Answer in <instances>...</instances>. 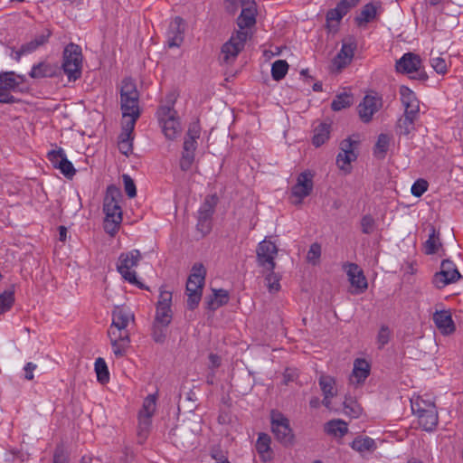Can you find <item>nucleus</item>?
<instances>
[{
    "label": "nucleus",
    "instance_id": "obj_1",
    "mask_svg": "<svg viewBox=\"0 0 463 463\" xmlns=\"http://www.w3.org/2000/svg\"><path fill=\"white\" fill-rule=\"evenodd\" d=\"M112 322L108 330L113 353L122 357L130 345V334L128 326L134 322L135 316L130 308L125 306H117L112 310Z\"/></svg>",
    "mask_w": 463,
    "mask_h": 463
},
{
    "label": "nucleus",
    "instance_id": "obj_2",
    "mask_svg": "<svg viewBox=\"0 0 463 463\" xmlns=\"http://www.w3.org/2000/svg\"><path fill=\"white\" fill-rule=\"evenodd\" d=\"M120 109L123 118H128L127 122H131V126L135 127L140 116L139 92L131 78H125L121 81Z\"/></svg>",
    "mask_w": 463,
    "mask_h": 463
},
{
    "label": "nucleus",
    "instance_id": "obj_3",
    "mask_svg": "<svg viewBox=\"0 0 463 463\" xmlns=\"http://www.w3.org/2000/svg\"><path fill=\"white\" fill-rule=\"evenodd\" d=\"M176 99L175 93L166 96L165 104L160 106L157 111L158 120L162 126L163 132L166 138L175 139L181 133V127L174 109Z\"/></svg>",
    "mask_w": 463,
    "mask_h": 463
},
{
    "label": "nucleus",
    "instance_id": "obj_4",
    "mask_svg": "<svg viewBox=\"0 0 463 463\" xmlns=\"http://www.w3.org/2000/svg\"><path fill=\"white\" fill-rule=\"evenodd\" d=\"M411 411L418 418L419 425L426 431H433L439 422V415L433 402L417 397L411 401Z\"/></svg>",
    "mask_w": 463,
    "mask_h": 463
},
{
    "label": "nucleus",
    "instance_id": "obj_5",
    "mask_svg": "<svg viewBox=\"0 0 463 463\" xmlns=\"http://www.w3.org/2000/svg\"><path fill=\"white\" fill-rule=\"evenodd\" d=\"M206 270L203 264H194L186 282L187 307L193 310L199 305L204 286Z\"/></svg>",
    "mask_w": 463,
    "mask_h": 463
},
{
    "label": "nucleus",
    "instance_id": "obj_6",
    "mask_svg": "<svg viewBox=\"0 0 463 463\" xmlns=\"http://www.w3.org/2000/svg\"><path fill=\"white\" fill-rule=\"evenodd\" d=\"M81 48L75 43H69L63 51L62 69L69 80L75 81L81 76Z\"/></svg>",
    "mask_w": 463,
    "mask_h": 463
},
{
    "label": "nucleus",
    "instance_id": "obj_7",
    "mask_svg": "<svg viewBox=\"0 0 463 463\" xmlns=\"http://www.w3.org/2000/svg\"><path fill=\"white\" fill-rule=\"evenodd\" d=\"M141 260V253L138 250H132L128 252H123L118 257L117 269L125 280L143 288L144 285L137 280L136 272L131 270L138 265Z\"/></svg>",
    "mask_w": 463,
    "mask_h": 463
},
{
    "label": "nucleus",
    "instance_id": "obj_8",
    "mask_svg": "<svg viewBox=\"0 0 463 463\" xmlns=\"http://www.w3.org/2000/svg\"><path fill=\"white\" fill-rule=\"evenodd\" d=\"M249 39L247 31H236L225 43L221 51V59L225 63L232 62L240 52L244 48L245 43Z\"/></svg>",
    "mask_w": 463,
    "mask_h": 463
},
{
    "label": "nucleus",
    "instance_id": "obj_9",
    "mask_svg": "<svg viewBox=\"0 0 463 463\" xmlns=\"http://www.w3.org/2000/svg\"><path fill=\"white\" fill-rule=\"evenodd\" d=\"M217 203L216 195H207L198 210L196 228L203 236L208 234L212 230V218Z\"/></svg>",
    "mask_w": 463,
    "mask_h": 463
},
{
    "label": "nucleus",
    "instance_id": "obj_10",
    "mask_svg": "<svg viewBox=\"0 0 463 463\" xmlns=\"http://www.w3.org/2000/svg\"><path fill=\"white\" fill-rule=\"evenodd\" d=\"M271 430L278 441L285 446L293 443L294 435L289 426V420L280 412H271Z\"/></svg>",
    "mask_w": 463,
    "mask_h": 463
},
{
    "label": "nucleus",
    "instance_id": "obj_11",
    "mask_svg": "<svg viewBox=\"0 0 463 463\" xmlns=\"http://www.w3.org/2000/svg\"><path fill=\"white\" fill-rule=\"evenodd\" d=\"M461 275L456 265L449 260H444L440 265V270L432 279V283L437 288H443L447 285L459 280Z\"/></svg>",
    "mask_w": 463,
    "mask_h": 463
},
{
    "label": "nucleus",
    "instance_id": "obj_12",
    "mask_svg": "<svg viewBox=\"0 0 463 463\" xmlns=\"http://www.w3.org/2000/svg\"><path fill=\"white\" fill-rule=\"evenodd\" d=\"M156 398L155 395H148L143 402L142 409L138 413L137 435L140 439H146L148 433L151 418L156 411Z\"/></svg>",
    "mask_w": 463,
    "mask_h": 463
},
{
    "label": "nucleus",
    "instance_id": "obj_13",
    "mask_svg": "<svg viewBox=\"0 0 463 463\" xmlns=\"http://www.w3.org/2000/svg\"><path fill=\"white\" fill-rule=\"evenodd\" d=\"M171 305L172 292L161 288L154 323L170 325L173 318Z\"/></svg>",
    "mask_w": 463,
    "mask_h": 463
},
{
    "label": "nucleus",
    "instance_id": "obj_14",
    "mask_svg": "<svg viewBox=\"0 0 463 463\" xmlns=\"http://www.w3.org/2000/svg\"><path fill=\"white\" fill-rule=\"evenodd\" d=\"M278 249L275 243L270 241L264 240L260 241L257 248V260L260 267L267 271H272L275 269V257Z\"/></svg>",
    "mask_w": 463,
    "mask_h": 463
},
{
    "label": "nucleus",
    "instance_id": "obj_15",
    "mask_svg": "<svg viewBox=\"0 0 463 463\" xmlns=\"http://www.w3.org/2000/svg\"><path fill=\"white\" fill-rule=\"evenodd\" d=\"M313 177L314 175L309 170L298 175L296 184L291 188L292 196L297 198L295 203H301L302 200L312 193L314 185Z\"/></svg>",
    "mask_w": 463,
    "mask_h": 463
},
{
    "label": "nucleus",
    "instance_id": "obj_16",
    "mask_svg": "<svg viewBox=\"0 0 463 463\" xmlns=\"http://www.w3.org/2000/svg\"><path fill=\"white\" fill-rule=\"evenodd\" d=\"M186 24L183 18L176 16L170 23L167 30V44L170 48L179 47L184 42Z\"/></svg>",
    "mask_w": 463,
    "mask_h": 463
},
{
    "label": "nucleus",
    "instance_id": "obj_17",
    "mask_svg": "<svg viewBox=\"0 0 463 463\" xmlns=\"http://www.w3.org/2000/svg\"><path fill=\"white\" fill-rule=\"evenodd\" d=\"M356 46L354 38L343 42L341 50L333 61V65L337 71H341L352 61Z\"/></svg>",
    "mask_w": 463,
    "mask_h": 463
},
{
    "label": "nucleus",
    "instance_id": "obj_18",
    "mask_svg": "<svg viewBox=\"0 0 463 463\" xmlns=\"http://www.w3.org/2000/svg\"><path fill=\"white\" fill-rule=\"evenodd\" d=\"M381 107V99L374 96L366 95L357 107L361 120L364 123L370 122L373 114L376 113Z\"/></svg>",
    "mask_w": 463,
    "mask_h": 463
},
{
    "label": "nucleus",
    "instance_id": "obj_19",
    "mask_svg": "<svg viewBox=\"0 0 463 463\" xmlns=\"http://www.w3.org/2000/svg\"><path fill=\"white\" fill-rule=\"evenodd\" d=\"M242 10L237 19L238 31H247L256 23V4L253 1H242ZM250 34V33H248Z\"/></svg>",
    "mask_w": 463,
    "mask_h": 463
},
{
    "label": "nucleus",
    "instance_id": "obj_20",
    "mask_svg": "<svg viewBox=\"0 0 463 463\" xmlns=\"http://www.w3.org/2000/svg\"><path fill=\"white\" fill-rule=\"evenodd\" d=\"M343 269L345 270L348 280L357 290V293L364 292L368 285L363 270L355 263L347 262L344 264Z\"/></svg>",
    "mask_w": 463,
    "mask_h": 463
},
{
    "label": "nucleus",
    "instance_id": "obj_21",
    "mask_svg": "<svg viewBox=\"0 0 463 463\" xmlns=\"http://www.w3.org/2000/svg\"><path fill=\"white\" fill-rule=\"evenodd\" d=\"M52 33V31L46 28L41 33L35 35V37L32 41L24 43L20 47V49L15 52V59L19 61L22 55L32 53L34 51H36L39 47L44 45L48 42Z\"/></svg>",
    "mask_w": 463,
    "mask_h": 463
},
{
    "label": "nucleus",
    "instance_id": "obj_22",
    "mask_svg": "<svg viewBox=\"0 0 463 463\" xmlns=\"http://www.w3.org/2000/svg\"><path fill=\"white\" fill-rule=\"evenodd\" d=\"M117 193V190L110 186L108 188L107 194L104 198L103 211L105 218H111L116 220H122V211L118 204V202L114 197L113 194Z\"/></svg>",
    "mask_w": 463,
    "mask_h": 463
},
{
    "label": "nucleus",
    "instance_id": "obj_23",
    "mask_svg": "<svg viewBox=\"0 0 463 463\" xmlns=\"http://www.w3.org/2000/svg\"><path fill=\"white\" fill-rule=\"evenodd\" d=\"M421 68V59L419 55L407 52L396 61V70L402 73H413Z\"/></svg>",
    "mask_w": 463,
    "mask_h": 463
},
{
    "label": "nucleus",
    "instance_id": "obj_24",
    "mask_svg": "<svg viewBox=\"0 0 463 463\" xmlns=\"http://www.w3.org/2000/svg\"><path fill=\"white\" fill-rule=\"evenodd\" d=\"M433 321L442 335H450L455 332L456 326L449 310L436 311L433 314Z\"/></svg>",
    "mask_w": 463,
    "mask_h": 463
},
{
    "label": "nucleus",
    "instance_id": "obj_25",
    "mask_svg": "<svg viewBox=\"0 0 463 463\" xmlns=\"http://www.w3.org/2000/svg\"><path fill=\"white\" fill-rule=\"evenodd\" d=\"M401 101L404 107V112L409 114H420V102L415 93L406 86L400 87Z\"/></svg>",
    "mask_w": 463,
    "mask_h": 463
},
{
    "label": "nucleus",
    "instance_id": "obj_26",
    "mask_svg": "<svg viewBox=\"0 0 463 463\" xmlns=\"http://www.w3.org/2000/svg\"><path fill=\"white\" fill-rule=\"evenodd\" d=\"M370 364L364 359H355L354 362V368L350 376V383L352 384H362L370 374Z\"/></svg>",
    "mask_w": 463,
    "mask_h": 463
},
{
    "label": "nucleus",
    "instance_id": "obj_27",
    "mask_svg": "<svg viewBox=\"0 0 463 463\" xmlns=\"http://www.w3.org/2000/svg\"><path fill=\"white\" fill-rule=\"evenodd\" d=\"M420 114H409L404 112L403 115L397 120L396 133L399 136L408 137L415 131V121L419 118Z\"/></svg>",
    "mask_w": 463,
    "mask_h": 463
},
{
    "label": "nucleus",
    "instance_id": "obj_28",
    "mask_svg": "<svg viewBox=\"0 0 463 463\" xmlns=\"http://www.w3.org/2000/svg\"><path fill=\"white\" fill-rule=\"evenodd\" d=\"M23 81L24 76L15 75L14 71L2 72L0 73V92L8 93L15 90Z\"/></svg>",
    "mask_w": 463,
    "mask_h": 463
},
{
    "label": "nucleus",
    "instance_id": "obj_29",
    "mask_svg": "<svg viewBox=\"0 0 463 463\" xmlns=\"http://www.w3.org/2000/svg\"><path fill=\"white\" fill-rule=\"evenodd\" d=\"M135 127L131 126V122H126L123 127V131L119 136L118 141V149L119 151L125 155L128 156L132 153L133 146H132V132Z\"/></svg>",
    "mask_w": 463,
    "mask_h": 463
},
{
    "label": "nucleus",
    "instance_id": "obj_30",
    "mask_svg": "<svg viewBox=\"0 0 463 463\" xmlns=\"http://www.w3.org/2000/svg\"><path fill=\"white\" fill-rule=\"evenodd\" d=\"M270 437L266 433L259 434L256 442V450L263 461H269L272 458V450L270 449Z\"/></svg>",
    "mask_w": 463,
    "mask_h": 463
},
{
    "label": "nucleus",
    "instance_id": "obj_31",
    "mask_svg": "<svg viewBox=\"0 0 463 463\" xmlns=\"http://www.w3.org/2000/svg\"><path fill=\"white\" fill-rule=\"evenodd\" d=\"M229 301V294L225 289H214L213 295L207 300V307L215 310L220 307L227 304Z\"/></svg>",
    "mask_w": 463,
    "mask_h": 463
},
{
    "label": "nucleus",
    "instance_id": "obj_32",
    "mask_svg": "<svg viewBox=\"0 0 463 463\" xmlns=\"http://www.w3.org/2000/svg\"><path fill=\"white\" fill-rule=\"evenodd\" d=\"M441 246L439 234L434 226H430L428 240L424 243L425 253L428 255L435 254Z\"/></svg>",
    "mask_w": 463,
    "mask_h": 463
},
{
    "label": "nucleus",
    "instance_id": "obj_33",
    "mask_svg": "<svg viewBox=\"0 0 463 463\" xmlns=\"http://www.w3.org/2000/svg\"><path fill=\"white\" fill-rule=\"evenodd\" d=\"M330 128V124L327 123H320L316 127L313 136V144L316 146H320L329 138Z\"/></svg>",
    "mask_w": 463,
    "mask_h": 463
},
{
    "label": "nucleus",
    "instance_id": "obj_34",
    "mask_svg": "<svg viewBox=\"0 0 463 463\" xmlns=\"http://www.w3.org/2000/svg\"><path fill=\"white\" fill-rule=\"evenodd\" d=\"M376 6L373 3L366 4L355 17L357 25L365 24L376 16Z\"/></svg>",
    "mask_w": 463,
    "mask_h": 463
},
{
    "label": "nucleus",
    "instance_id": "obj_35",
    "mask_svg": "<svg viewBox=\"0 0 463 463\" xmlns=\"http://www.w3.org/2000/svg\"><path fill=\"white\" fill-rule=\"evenodd\" d=\"M54 74L52 66L46 62H39L33 66L29 75L33 79L52 77Z\"/></svg>",
    "mask_w": 463,
    "mask_h": 463
},
{
    "label": "nucleus",
    "instance_id": "obj_36",
    "mask_svg": "<svg viewBox=\"0 0 463 463\" xmlns=\"http://www.w3.org/2000/svg\"><path fill=\"white\" fill-rule=\"evenodd\" d=\"M325 430L326 433L340 438L345 436L348 431L346 423L341 420H332L328 421Z\"/></svg>",
    "mask_w": 463,
    "mask_h": 463
},
{
    "label": "nucleus",
    "instance_id": "obj_37",
    "mask_svg": "<svg viewBox=\"0 0 463 463\" xmlns=\"http://www.w3.org/2000/svg\"><path fill=\"white\" fill-rule=\"evenodd\" d=\"M319 385L324 396L335 397L336 395L335 379L329 375H321L319 378Z\"/></svg>",
    "mask_w": 463,
    "mask_h": 463
},
{
    "label": "nucleus",
    "instance_id": "obj_38",
    "mask_svg": "<svg viewBox=\"0 0 463 463\" xmlns=\"http://www.w3.org/2000/svg\"><path fill=\"white\" fill-rule=\"evenodd\" d=\"M353 449L358 452L372 451L376 448L375 442L369 437L356 438L351 444Z\"/></svg>",
    "mask_w": 463,
    "mask_h": 463
},
{
    "label": "nucleus",
    "instance_id": "obj_39",
    "mask_svg": "<svg viewBox=\"0 0 463 463\" xmlns=\"http://www.w3.org/2000/svg\"><path fill=\"white\" fill-rule=\"evenodd\" d=\"M288 70V64L285 60H278L272 63L271 76L275 80H282Z\"/></svg>",
    "mask_w": 463,
    "mask_h": 463
},
{
    "label": "nucleus",
    "instance_id": "obj_40",
    "mask_svg": "<svg viewBox=\"0 0 463 463\" xmlns=\"http://www.w3.org/2000/svg\"><path fill=\"white\" fill-rule=\"evenodd\" d=\"M352 104V95L347 93H341L333 99L331 103V108L334 111H339L343 109L350 107Z\"/></svg>",
    "mask_w": 463,
    "mask_h": 463
},
{
    "label": "nucleus",
    "instance_id": "obj_41",
    "mask_svg": "<svg viewBox=\"0 0 463 463\" xmlns=\"http://www.w3.org/2000/svg\"><path fill=\"white\" fill-rule=\"evenodd\" d=\"M168 326L153 322L151 336L156 343L164 344L165 342Z\"/></svg>",
    "mask_w": 463,
    "mask_h": 463
},
{
    "label": "nucleus",
    "instance_id": "obj_42",
    "mask_svg": "<svg viewBox=\"0 0 463 463\" xmlns=\"http://www.w3.org/2000/svg\"><path fill=\"white\" fill-rule=\"evenodd\" d=\"M95 372L97 379L101 383H106L109 380V373L106 362L103 358H98L95 361Z\"/></svg>",
    "mask_w": 463,
    "mask_h": 463
},
{
    "label": "nucleus",
    "instance_id": "obj_43",
    "mask_svg": "<svg viewBox=\"0 0 463 463\" xmlns=\"http://www.w3.org/2000/svg\"><path fill=\"white\" fill-rule=\"evenodd\" d=\"M391 137L387 134H380L377 138V142L374 146V154L381 155V157H384L388 151Z\"/></svg>",
    "mask_w": 463,
    "mask_h": 463
},
{
    "label": "nucleus",
    "instance_id": "obj_44",
    "mask_svg": "<svg viewBox=\"0 0 463 463\" xmlns=\"http://www.w3.org/2000/svg\"><path fill=\"white\" fill-rule=\"evenodd\" d=\"M344 411L346 415L353 418H358L362 413V408L356 401L353 399H346L344 402Z\"/></svg>",
    "mask_w": 463,
    "mask_h": 463
},
{
    "label": "nucleus",
    "instance_id": "obj_45",
    "mask_svg": "<svg viewBox=\"0 0 463 463\" xmlns=\"http://www.w3.org/2000/svg\"><path fill=\"white\" fill-rule=\"evenodd\" d=\"M14 301L13 291H5L0 294V314L6 312L11 308Z\"/></svg>",
    "mask_w": 463,
    "mask_h": 463
},
{
    "label": "nucleus",
    "instance_id": "obj_46",
    "mask_svg": "<svg viewBox=\"0 0 463 463\" xmlns=\"http://www.w3.org/2000/svg\"><path fill=\"white\" fill-rule=\"evenodd\" d=\"M347 14L345 7H342L339 4H337L336 7L334 9H330L326 13V22H340L344 15Z\"/></svg>",
    "mask_w": 463,
    "mask_h": 463
},
{
    "label": "nucleus",
    "instance_id": "obj_47",
    "mask_svg": "<svg viewBox=\"0 0 463 463\" xmlns=\"http://www.w3.org/2000/svg\"><path fill=\"white\" fill-rule=\"evenodd\" d=\"M356 159L355 154H344L339 153L336 157V164L338 167L342 170H348L351 162L354 161Z\"/></svg>",
    "mask_w": 463,
    "mask_h": 463
},
{
    "label": "nucleus",
    "instance_id": "obj_48",
    "mask_svg": "<svg viewBox=\"0 0 463 463\" xmlns=\"http://www.w3.org/2000/svg\"><path fill=\"white\" fill-rule=\"evenodd\" d=\"M392 332L387 326H382L377 335V344L380 349L383 348L390 341Z\"/></svg>",
    "mask_w": 463,
    "mask_h": 463
},
{
    "label": "nucleus",
    "instance_id": "obj_49",
    "mask_svg": "<svg viewBox=\"0 0 463 463\" xmlns=\"http://www.w3.org/2000/svg\"><path fill=\"white\" fill-rule=\"evenodd\" d=\"M321 256V246L318 243H313L311 244L307 254V260L309 263H312L313 265H316L319 258Z\"/></svg>",
    "mask_w": 463,
    "mask_h": 463
},
{
    "label": "nucleus",
    "instance_id": "obj_50",
    "mask_svg": "<svg viewBox=\"0 0 463 463\" xmlns=\"http://www.w3.org/2000/svg\"><path fill=\"white\" fill-rule=\"evenodd\" d=\"M194 161V152L183 151L180 159V168L182 171H188Z\"/></svg>",
    "mask_w": 463,
    "mask_h": 463
},
{
    "label": "nucleus",
    "instance_id": "obj_51",
    "mask_svg": "<svg viewBox=\"0 0 463 463\" xmlns=\"http://www.w3.org/2000/svg\"><path fill=\"white\" fill-rule=\"evenodd\" d=\"M122 220H116L111 218H105L104 220V230L107 233H109L110 236H114L120 226Z\"/></svg>",
    "mask_w": 463,
    "mask_h": 463
},
{
    "label": "nucleus",
    "instance_id": "obj_52",
    "mask_svg": "<svg viewBox=\"0 0 463 463\" xmlns=\"http://www.w3.org/2000/svg\"><path fill=\"white\" fill-rule=\"evenodd\" d=\"M122 179L126 194L129 198H134L137 195V188L133 179L126 174L122 175Z\"/></svg>",
    "mask_w": 463,
    "mask_h": 463
},
{
    "label": "nucleus",
    "instance_id": "obj_53",
    "mask_svg": "<svg viewBox=\"0 0 463 463\" xmlns=\"http://www.w3.org/2000/svg\"><path fill=\"white\" fill-rule=\"evenodd\" d=\"M65 153L63 149L59 148L58 150H52L48 153V159L52 163L54 168L59 169L60 163L64 158Z\"/></svg>",
    "mask_w": 463,
    "mask_h": 463
},
{
    "label": "nucleus",
    "instance_id": "obj_54",
    "mask_svg": "<svg viewBox=\"0 0 463 463\" xmlns=\"http://www.w3.org/2000/svg\"><path fill=\"white\" fill-rule=\"evenodd\" d=\"M59 169L68 178H71L72 176H74V175L76 173V170H75L72 163L68 160L66 156L61 160V163H60Z\"/></svg>",
    "mask_w": 463,
    "mask_h": 463
},
{
    "label": "nucleus",
    "instance_id": "obj_55",
    "mask_svg": "<svg viewBox=\"0 0 463 463\" xmlns=\"http://www.w3.org/2000/svg\"><path fill=\"white\" fill-rule=\"evenodd\" d=\"M428 182L424 179H418L411 186V194L416 197H420L428 189Z\"/></svg>",
    "mask_w": 463,
    "mask_h": 463
},
{
    "label": "nucleus",
    "instance_id": "obj_56",
    "mask_svg": "<svg viewBox=\"0 0 463 463\" xmlns=\"http://www.w3.org/2000/svg\"><path fill=\"white\" fill-rule=\"evenodd\" d=\"M361 227L363 233H373L375 228L374 219L371 215H364L361 220Z\"/></svg>",
    "mask_w": 463,
    "mask_h": 463
},
{
    "label": "nucleus",
    "instance_id": "obj_57",
    "mask_svg": "<svg viewBox=\"0 0 463 463\" xmlns=\"http://www.w3.org/2000/svg\"><path fill=\"white\" fill-rule=\"evenodd\" d=\"M269 274L266 276V281L269 288V290L270 292L272 291H278L280 288L279 285V279L278 276L274 273V271H268Z\"/></svg>",
    "mask_w": 463,
    "mask_h": 463
},
{
    "label": "nucleus",
    "instance_id": "obj_58",
    "mask_svg": "<svg viewBox=\"0 0 463 463\" xmlns=\"http://www.w3.org/2000/svg\"><path fill=\"white\" fill-rule=\"evenodd\" d=\"M431 66L435 70V71L439 74H445L447 72V64L443 58L441 57H435L432 58L431 61Z\"/></svg>",
    "mask_w": 463,
    "mask_h": 463
},
{
    "label": "nucleus",
    "instance_id": "obj_59",
    "mask_svg": "<svg viewBox=\"0 0 463 463\" xmlns=\"http://www.w3.org/2000/svg\"><path fill=\"white\" fill-rule=\"evenodd\" d=\"M355 142L352 141L351 138H346L345 140H343L340 144V149H341V153H344V154H355L354 153V146H355Z\"/></svg>",
    "mask_w": 463,
    "mask_h": 463
},
{
    "label": "nucleus",
    "instance_id": "obj_60",
    "mask_svg": "<svg viewBox=\"0 0 463 463\" xmlns=\"http://www.w3.org/2000/svg\"><path fill=\"white\" fill-rule=\"evenodd\" d=\"M52 463H68V457L64 454L62 448L58 447L55 449Z\"/></svg>",
    "mask_w": 463,
    "mask_h": 463
},
{
    "label": "nucleus",
    "instance_id": "obj_61",
    "mask_svg": "<svg viewBox=\"0 0 463 463\" xmlns=\"http://www.w3.org/2000/svg\"><path fill=\"white\" fill-rule=\"evenodd\" d=\"M200 126L197 123L190 125L185 137L197 140L200 137Z\"/></svg>",
    "mask_w": 463,
    "mask_h": 463
},
{
    "label": "nucleus",
    "instance_id": "obj_62",
    "mask_svg": "<svg viewBox=\"0 0 463 463\" xmlns=\"http://www.w3.org/2000/svg\"><path fill=\"white\" fill-rule=\"evenodd\" d=\"M197 148V140L193 138L184 137L183 151L195 152Z\"/></svg>",
    "mask_w": 463,
    "mask_h": 463
},
{
    "label": "nucleus",
    "instance_id": "obj_63",
    "mask_svg": "<svg viewBox=\"0 0 463 463\" xmlns=\"http://www.w3.org/2000/svg\"><path fill=\"white\" fill-rule=\"evenodd\" d=\"M283 377L285 384H288L289 383L294 382L298 378L297 370L286 369Z\"/></svg>",
    "mask_w": 463,
    "mask_h": 463
},
{
    "label": "nucleus",
    "instance_id": "obj_64",
    "mask_svg": "<svg viewBox=\"0 0 463 463\" xmlns=\"http://www.w3.org/2000/svg\"><path fill=\"white\" fill-rule=\"evenodd\" d=\"M37 365L33 363H27L25 365H24V372H25V379L26 380H33V371L36 369Z\"/></svg>",
    "mask_w": 463,
    "mask_h": 463
}]
</instances>
